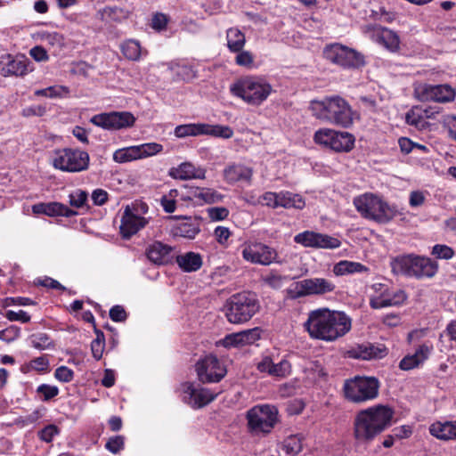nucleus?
I'll use <instances>...</instances> for the list:
<instances>
[{"mask_svg": "<svg viewBox=\"0 0 456 456\" xmlns=\"http://www.w3.org/2000/svg\"><path fill=\"white\" fill-rule=\"evenodd\" d=\"M4 316L10 322H20L22 323H27L31 319L30 315L23 310H19L18 312L7 310Z\"/></svg>", "mask_w": 456, "mask_h": 456, "instance_id": "57", "label": "nucleus"}, {"mask_svg": "<svg viewBox=\"0 0 456 456\" xmlns=\"http://www.w3.org/2000/svg\"><path fill=\"white\" fill-rule=\"evenodd\" d=\"M303 436L299 435H292L288 436L282 444V450L289 456L297 455L303 448Z\"/></svg>", "mask_w": 456, "mask_h": 456, "instance_id": "40", "label": "nucleus"}, {"mask_svg": "<svg viewBox=\"0 0 456 456\" xmlns=\"http://www.w3.org/2000/svg\"><path fill=\"white\" fill-rule=\"evenodd\" d=\"M50 362L46 355H42L31 360L28 363L21 367L24 373L33 370L38 372H46L49 370Z\"/></svg>", "mask_w": 456, "mask_h": 456, "instance_id": "43", "label": "nucleus"}, {"mask_svg": "<svg viewBox=\"0 0 456 456\" xmlns=\"http://www.w3.org/2000/svg\"><path fill=\"white\" fill-rule=\"evenodd\" d=\"M168 69L178 77V79L191 82L197 77V69L192 64L185 61L171 62Z\"/></svg>", "mask_w": 456, "mask_h": 456, "instance_id": "31", "label": "nucleus"}, {"mask_svg": "<svg viewBox=\"0 0 456 456\" xmlns=\"http://www.w3.org/2000/svg\"><path fill=\"white\" fill-rule=\"evenodd\" d=\"M146 255L151 262L166 265L173 259V248L160 241H155L147 248Z\"/></svg>", "mask_w": 456, "mask_h": 456, "instance_id": "24", "label": "nucleus"}, {"mask_svg": "<svg viewBox=\"0 0 456 456\" xmlns=\"http://www.w3.org/2000/svg\"><path fill=\"white\" fill-rule=\"evenodd\" d=\"M208 215L212 221H222L228 217L229 210L224 207H213L208 208Z\"/></svg>", "mask_w": 456, "mask_h": 456, "instance_id": "61", "label": "nucleus"}, {"mask_svg": "<svg viewBox=\"0 0 456 456\" xmlns=\"http://www.w3.org/2000/svg\"><path fill=\"white\" fill-rule=\"evenodd\" d=\"M370 305L373 309H381L402 305L407 298L402 289H394L386 283H374L370 287Z\"/></svg>", "mask_w": 456, "mask_h": 456, "instance_id": "13", "label": "nucleus"}, {"mask_svg": "<svg viewBox=\"0 0 456 456\" xmlns=\"http://www.w3.org/2000/svg\"><path fill=\"white\" fill-rule=\"evenodd\" d=\"M428 117L423 107L414 106L406 113L405 121L408 125L415 126L419 130H425L430 126L428 122Z\"/></svg>", "mask_w": 456, "mask_h": 456, "instance_id": "30", "label": "nucleus"}, {"mask_svg": "<svg viewBox=\"0 0 456 456\" xmlns=\"http://www.w3.org/2000/svg\"><path fill=\"white\" fill-rule=\"evenodd\" d=\"M176 263L184 272H195L202 265V258L200 254L187 252L176 256Z\"/></svg>", "mask_w": 456, "mask_h": 456, "instance_id": "33", "label": "nucleus"}, {"mask_svg": "<svg viewBox=\"0 0 456 456\" xmlns=\"http://www.w3.org/2000/svg\"><path fill=\"white\" fill-rule=\"evenodd\" d=\"M96 338L91 343V351L93 357L99 361L102 357L105 347V338L102 331L94 328Z\"/></svg>", "mask_w": 456, "mask_h": 456, "instance_id": "47", "label": "nucleus"}, {"mask_svg": "<svg viewBox=\"0 0 456 456\" xmlns=\"http://www.w3.org/2000/svg\"><path fill=\"white\" fill-rule=\"evenodd\" d=\"M368 268L358 262H352L347 260H342L337 263L333 267V273L337 276H342L346 274H351L355 273L366 272Z\"/></svg>", "mask_w": 456, "mask_h": 456, "instance_id": "35", "label": "nucleus"}, {"mask_svg": "<svg viewBox=\"0 0 456 456\" xmlns=\"http://www.w3.org/2000/svg\"><path fill=\"white\" fill-rule=\"evenodd\" d=\"M88 194L86 191L77 189L69 195V205L76 208L87 206Z\"/></svg>", "mask_w": 456, "mask_h": 456, "instance_id": "49", "label": "nucleus"}, {"mask_svg": "<svg viewBox=\"0 0 456 456\" xmlns=\"http://www.w3.org/2000/svg\"><path fill=\"white\" fill-rule=\"evenodd\" d=\"M241 255L245 261L254 265L268 266L272 264H283L282 258L274 248L259 241H246L242 245Z\"/></svg>", "mask_w": 456, "mask_h": 456, "instance_id": "12", "label": "nucleus"}, {"mask_svg": "<svg viewBox=\"0 0 456 456\" xmlns=\"http://www.w3.org/2000/svg\"><path fill=\"white\" fill-rule=\"evenodd\" d=\"M20 337V328L16 325H10L0 330V340L5 343H12Z\"/></svg>", "mask_w": 456, "mask_h": 456, "instance_id": "51", "label": "nucleus"}, {"mask_svg": "<svg viewBox=\"0 0 456 456\" xmlns=\"http://www.w3.org/2000/svg\"><path fill=\"white\" fill-rule=\"evenodd\" d=\"M52 165L54 168L64 172H81L88 168L89 155L77 149L55 150L52 155Z\"/></svg>", "mask_w": 456, "mask_h": 456, "instance_id": "11", "label": "nucleus"}, {"mask_svg": "<svg viewBox=\"0 0 456 456\" xmlns=\"http://www.w3.org/2000/svg\"><path fill=\"white\" fill-rule=\"evenodd\" d=\"M37 392L43 396L44 401H48L59 394V388L55 386L42 384L37 388Z\"/></svg>", "mask_w": 456, "mask_h": 456, "instance_id": "58", "label": "nucleus"}, {"mask_svg": "<svg viewBox=\"0 0 456 456\" xmlns=\"http://www.w3.org/2000/svg\"><path fill=\"white\" fill-rule=\"evenodd\" d=\"M69 94V89L64 86H53L35 91V95L47 98H61Z\"/></svg>", "mask_w": 456, "mask_h": 456, "instance_id": "44", "label": "nucleus"}, {"mask_svg": "<svg viewBox=\"0 0 456 456\" xmlns=\"http://www.w3.org/2000/svg\"><path fill=\"white\" fill-rule=\"evenodd\" d=\"M230 91L246 103L257 107L270 96L273 86L264 77L247 76L231 85Z\"/></svg>", "mask_w": 456, "mask_h": 456, "instance_id": "5", "label": "nucleus"}, {"mask_svg": "<svg viewBox=\"0 0 456 456\" xmlns=\"http://www.w3.org/2000/svg\"><path fill=\"white\" fill-rule=\"evenodd\" d=\"M243 346L255 343L260 338V330L254 328L240 331Z\"/></svg>", "mask_w": 456, "mask_h": 456, "instance_id": "64", "label": "nucleus"}, {"mask_svg": "<svg viewBox=\"0 0 456 456\" xmlns=\"http://www.w3.org/2000/svg\"><path fill=\"white\" fill-rule=\"evenodd\" d=\"M379 381L375 377L356 376L344 383L345 398L354 403H365L379 395Z\"/></svg>", "mask_w": 456, "mask_h": 456, "instance_id": "8", "label": "nucleus"}, {"mask_svg": "<svg viewBox=\"0 0 456 456\" xmlns=\"http://www.w3.org/2000/svg\"><path fill=\"white\" fill-rule=\"evenodd\" d=\"M280 192L267 191L257 199V203L272 208H279Z\"/></svg>", "mask_w": 456, "mask_h": 456, "instance_id": "52", "label": "nucleus"}, {"mask_svg": "<svg viewBox=\"0 0 456 456\" xmlns=\"http://www.w3.org/2000/svg\"><path fill=\"white\" fill-rule=\"evenodd\" d=\"M169 175L179 180L204 179L206 176V170L204 168L195 167L191 162H183L176 167H172L169 170Z\"/></svg>", "mask_w": 456, "mask_h": 456, "instance_id": "25", "label": "nucleus"}, {"mask_svg": "<svg viewBox=\"0 0 456 456\" xmlns=\"http://www.w3.org/2000/svg\"><path fill=\"white\" fill-rule=\"evenodd\" d=\"M336 284L330 279L322 277L306 278L291 284L289 294L297 299L305 297H323L333 293Z\"/></svg>", "mask_w": 456, "mask_h": 456, "instance_id": "10", "label": "nucleus"}, {"mask_svg": "<svg viewBox=\"0 0 456 456\" xmlns=\"http://www.w3.org/2000/svg\"><path fill=\"white\" fill-rule=\"evenodd\" d=\"M260 309L256 296L250 292H240L228 297L223 312L230 323L242 324L248 322Z\"/></svg>", "mask_w": 456, "mask_h": 456, "instance_id": "6", "label": "nucleus"}, {"mask_svg": "<svg viewBox=\"0 0 456 456\" xmlns=\"http://www.w3.org/2000/svg\"><path fill=\"white\" fill-rule=\"evenodd\" d=\"M248 428L255 436H266L279 422V411L271 404H259L247 411Z\"/></svg>", "mask_w": 456, "mask_h": 456, "instance_id": "9", "label": "nucleus"}, {"mask_svg": "<svg viewBox=\"0 0 456 456\" xmlns=\"http://www.w3.org/2000/svg\"><path fill=\"white\" fill-rule=\"evenodd\" d=\"M176 196H178V191L171 190L169 192L170 198H168L167 196L162 197L161 206L167 213H173L175 210V200H174V198Z\"/></svg>", "mask_w": 456, "mask_h": 456, "instance_id": "62", "label": "nucleus"}, {"mask_svg": "<svg viewBox=\"0 0 456 456\" xmlns=\"http://www.w3.org/2000/svg\"><path fill=\"white\" fill-rule=\"evenodd\" d=\"M391 268L395 274L423 279L434 277L437 273L438 265L428 257L408 254L393 258Z\"/></svg>", "mask_w": 456, "mask_h": 456, "instance_id": "7", "label": "nucleus"}, {"mask_svg": "<svg viewBox=\"0 0 456 456\" xmlns=\"http://www.w3.org/2000/svg\"><path fill=\"white\" fill-rule=\"evenodd\" d=\"M236 53L235 62L237 65L246 68L253 66L254 57L250 52L240 50Z\"/></svg>", "mask_w": 456, "mask_h": 456, "instance_id": "59", "label": "nucleus"}, {"mask_svg": "<svg viewBox=\"0 0 456 456\" xmlns=\"http://www.w3.org/2000/svg\"><path fill=\"white\" fill-rule=\"evenodd\" d=\"M204 135H211L229 139L233 135V130L228 126L210 125L204 123Z\"/></svg>", "mask_w": 456, "mask_h": 456, "instance_id": "41", "label": "nucleus"}, {"mask_svg": "<svg viewBox=\"0 0 456 456\" xmlns=\"http://www.w3.org/2000/svg\"><path fill=\"white\" fill-rule=\"evenodd\" d=\"M395 411L387 404H375L358 411L353 419L356 443L369 444L393 424Z\"/></svg>", "mask_w": 456, "mask_h": 456, "instance_id": "2", "label": "nucleus"}, {"mask_svg": "<svg viewBox=\"0 0 456 456\" xmlns=\"http://www.w3.org/2000/svg\"><path fill=\"white\" fill-rule=\"evenodd\" d=\"M214 236L221 246L227 247L228 240L232 236V232L228 227L219 225L214 230Z\"/></svg>", "mask_w": 456, "mask_h": 456, "instance_id": "55", "label": "nucleus"}, {"mask_svg": "<svg viewBox=\"0 0 456 456\" xmlns=\"http://www.w3.org/2000/svg\"><path fill=\"white\" fill-rule=\"evenodd\" d=\"M163 151V146L157 142H147L118 149L113 153V160L126 163L141 159L152 157Z\"/></svg>", "mask_w": 456, "mask_h": 456, "instance_id": "18", "label": "nucleus"}, {"mask_svg": "<svg viewBox=\"0 0 456 456\" xmlns=\"http://www.w3.org/2000/svg\"><path fill=\"white\" fill-rule=\"evenodd\" d=\"M305 201L300 194L287 191H280L279 208L303 209Z\"/></svg>", "mask_w": 456, "mask_h": 456, "instance_id": "34", "label": "nucleus"}, {"mask_svg": "<svg viewBox=\"0 0 456 456\" xmlns=\"http://www.w3.org/2000/svg\"><path fill=\"white\" fill-rule=\"evenodd\" d=\"M310 110L313 115L321 120L342 127H349L354 121V112L349 103L340 96L325 97L312 101Z\"/></svg>", "mask_w": 456, "mask_h": 456, "instance_id": "3", "label": "nucleus"}, {"mask_svg": "<svg viewBox=\"0 0 456 456\" xmlns=\"http://www.w3.org/2000/svg\"><path fill=\"white\" fill-rule=\"evenodd\" d=\"M105 447L110 452L114 454L118 453L124 447V437L122 436L110 437L106 443Z\"/></svg>", "mask_w": 456, "mask_h": 456, "instance_id": "63", "label": "nucleus"}, {"mask_svg": "<svg viewBox=\"0 0 456 456\" xmlns=\"http://www.w3.org/2000/svg\"><path fill=\"white\" fill-rule=\"evenodd\" d=\"M432 350V345L425 343L419 346L413 354L406 355L402 359L399 367L403 370H409L418 367L428 358Z\"/></svg>", "mask_w": 456, "mask_h": 456, "instance_id": "26", "label": "nucleus"}, {"mask_svg": "<svg viewBox=\"0 0 456 456\" xmlns=\"http://www.w3.org/2000/svg\"><path fill=\"white\" fill-rule=\"evenodd\" d=\"M370 38L375 43L384 46L391 53H395L400 49V37L396 32L381 26L370 27Z\"/></svg>", "mask_w": 456, "mask_h": 456, "instance_id": "23", "label": "nucleus"}, {"mask_svg": "<svg viewBox=\"0 0 456 456\" xmlns=\"http://www.w3.org/2000/svg\"><path fill=\"white\" fill-rule=\"evenodd\" d=\"M30 61L24 56L17 57L7 64V73L17 77H22L32 70Z\"/></svg>", "mask_w": 456, "mask_h": 456, "instance_id": "37", "label": "nucleus"}, {"mask_svg": "<svg viewBox=\"0 0 456 456\" xmlns=\"http://www.w3.org/2000/svg\"><path fill=\"white\" fill-rule=\"evenodd\" d=\"M189 198L197 203L213 204L220 202L224 196L213 189L196 188Z\"/></svg>", "mask_w": 456, "mask_h": 456, "instance_id": "32", "label": "nucleus"}, {"mask_svg": "<svg viewBox=\"0 0 456 456\" xmlns=\"http://www.w3.org/2000/svg\"><path fill=\"white\" fill-rule=\"evenodd\" d=\"M77 215V212L70 209L68 206L60 202L46 203V216L71 217Z\"/></svg>", "mask_w": 456, "mask_h": 456, "instance_id": "39", "label": "nucleus"}, {"mask_svg": "<svg viewBox=\"0 0 456 456\" xmlns=\"http://www.w3.org/2000/svg\"><path fill=\"white\" fill-rule=\"evenodd\" d=\"M430 434L440 440L456 439V420L435 422L429 427Z\"/></svg>", "mask_w": 456, "mask_h": 456, "instance_id": "28", "label": "nucleus"}, {"mask_svg": "<svg viewBox=\"0 0 456 456\" xmlns=\"http://www.w3.org/2000/svg\"><path fill=\"white\" fill-rule=\"evenodd\" d=\"M174 134L177 138L204 135V123H189L175 126Z\"/></svg>", "mask_w": 456, "mask_h": 456, "instance_id": "36", "label": "nucleus"}, {"mask_svg": "<svg viewBox=\"0 0 456 456\" xmlns=\"http://www.w3.org/2000/svg\"><path fill=\"white\" fill-rule=\"evenodd\" d=\"M199 223L191 217H184L181 222L174 225L172 232L175 236L185 239H194L200 232Z\"/></svg>", "mask_w": 456, "mask_h": 456, "instance_id": "29", "label": "nucleus"}, {"mask_svg": "<svg viewBox=\"0 0 456 456\" xmlns=\"http://www.w3.org/2000/svg\"><path fill=\"white\" fill-rule=\"evenodd\" d=\"M195 370L199 380L202 383H217L227 372L224 365L212 354L199 360L195 365Z\"/></svg>", "mask_w": 456, "mask_h": 456, "instance_id": "17", "label": "nucleus"}, {"mask_svg": "<svg viewBox=\"0 0 456 456\" xmlns=\"http://www.w3.org/2000/svg\"><path fill=\"white\" fill-rule=\"evenodd\" d=\"M303 326L311 338L333 342L350 331L352 319L345 312L321 307L308 313Z\"/></svg>", "mask_w": 456, "mask_h": 456, "instance_id": "1", "label": "nucleus"}, {"mask_svg": "<svg viewBox=\"0 0 456 456\" xmlns=\"http://www.w3.org/2000/svg\"><path fill=\"white\" fill-rule=\"evenodd\" d=\"M148 207L144 203H134L126 207L120 224V232L124 238H130L145 227L148 221L140 212L146 213Z\"/></svg>", "mask_w": 456, "mask_h": 456, "instance_id": "16", "label": "nucleus"}, {"mask_svg": "<svg viewBox=\"0 0 456 456\" xmlns=\"http://www.w3.org/2000/svg\"><path fill=\"white\" fill-rule=\"evenodd\" d=\"M353 205L362 218L378 224H387L399 215L395 205H390L380 195L372 192L354 197Z\"/></svg>", "mask_w": 456, "mask_h": 456, "instance_id": "4", "label": "nucleus"}, {"mask_svg": "<svg viewBox=\"0 0 456 456\" xmlns=\"http://www.w3.org/2000/svg\"><path fill=\"white\" fill-rule=\"evenodd\" d=\"M253 171L243 165H231L224 170V177L229 183L247 182L250 183Z\"/></svg>", "mask_w": 456, "mask_h": 456, "instance_id": "27", "label": "nucleus"}, {"mask_svg": "<svg viewBox=\"0 0 456 456\" xmlns=\"http://www.w3.org/2000/svg\"><path fill=\"white\" fill-rule=\"evenodd\" d=\"M360 353L357 355L364 360L372 358H382L386 355V348L376 346L374 345H366L359 346Z\"/></svg>", "mask_w": 456, "mask_h": 456, "instance_id": "46", "label": "nucleus"}, {"mask_svg": "<svg viewBox=\"0 0 456 456\" xmlns=\"http://www.w3.org/2000/svg\"><path fill=\"white\" fill-rule=\"evenodd\" d=\"M323 54L332 63L345 68H358L364 64V58L360 53L341 44L326 46Z\"/></svg>", "mask_w": 456, "mask_h": 456, "instance_id": "15", "label": "nucleus"}, {"mask_svg": "<svg viewBox=\"0 0 456 456\" xmlns=\"http://www.w3.org/2000/svg\"><path fill=\"white\" fill-rule=\"evenodd\" d=\"M341 246V241L331 235L319 232L318 247L322 249H335Z\"/></svg>", "mask_w": 456, "mask_h": 456, "instance_id": "50", "label": "nucleus"}, {"mask_svg": "<svg viewBox=\"0 0 456 456\" xmlns=\"http://www.w3.org/2000/svg\"><path fill=\"white\" fill-rule=\"evenodd\" d=\"M135 118L134 115L127 111L121 112H110L94 115L91 118V122L104 129L108 130H119L130 127L134 124Z\"/></svg>", "mask_w": 456, "mask_h": 456, "instance_id": "20", "label": "nucleus"}, {"mask_svg": "<svg viewBox=\"0 0 456 456\" xmlns=\"http://www.w3.org/2000/svg\"><path fill=\"white\" fill-rule=\"evenodd\" d=\"M54 378L60 382L68 383L74 378V371L67 366H60L55 370Z\"/></svg>", "mask_w": 456, "mask_h": 456, "instance_id": "60", "label": "nucleus"}, {"mask_svg": "<svg viewBox=\"0 0 456 456\" xmlns=\"http://www.w3.org/2000/svg\"><path fill=\"white\" fill-rule=\"evenodd\" d=\"M318 237L319 232H315L313 231H305L303 232H299L294 237V241L297 244L302 245L305 248H317L318 247Z\"/></svg>", "mask_w": 456, "mask_h": 456, "instance_id": "42", "label": "nucleus"}, {"mask_svg": "<svg viewBox=\"0 0 456 456\" xmlns=\"http://www.w3.org/2000/svg\"><path fill=\"white\" fill-rule=\"evenodd\" d=\"M415 94L421 102H450L455 98L454 89L446 84H420L415 87Z\"/></svg>", "mask_w": 456, "mask_h": 456, "instance_id": "19", "label": "nucleus"}, {"mask_svg": "<svg viewBox=\"0 0 456 456\" xmlns=\"http://www.w3.org/2000/svg\"><path fill=\"white\" fill-rule=\"evenodd\" d=\"M315 143L335 151H349L353 149L354 137L348 132H338L330 128H322L314 133Z\"/></svg>", "mask_w": 456, "mask_h": 456, "instance_id": "14", "label": "nucleus"}, {"mask_svg": "<svg viewBox=\"0 0 456 456\" xmlns=\"http://www.w3.org/2000/svg\"><path fill=\"white\" fill-rule=\"evenodd\" d=\"M121 51L126 58L138 61L141 56V45L135 40H126L121 45Z\"/></svg>", "mask_w": 456, "mask_h": 456, "instance_id": "45", "label": "nucleus"}, {"mask_svg": "<svg viewBox=\"0 0 456 456\" xmlns=\"http://www.w3.org/2000/svg\"><path fill=\"white\" fill-rule=\"evenodd\" d=\"M226 38L227 46L232 52H240L243 49L246 43L245 35L236 28L227 30Z\"/></svg>", "mask_w": 456, "mask_h": 456, "instance_id": "38", "label": "nucleus"}, {"mask_svg": "<svg viewBox=\"0 0 456 456\" xmlns=\"http://www.w3.org/2000/svg\"><path fill=\"white\" fill-rule=\"evenodd\" d=\"M256 369L261 373L281 379L291 374L292 365L286 358H282L279 362H274L271 356L265 355L257 362Z\"/></svg>", "mask_w": 456, "mask_h": 456, "instance_id": "22", "label": "nucleus"}, {"mask_svg": "<svg viewBox=\"0 0 456 456\" xmlns=\"http://www.w3.org/2000/svg\"><path fill=\"white\" fill-rule=\"evenodd\" d=\"M41 39L52 46L61 47L63 45V37L58 32L42 33Z\"/></svg>", "mask_w": 456, "mask_h": 456, "instance_id": "56", "label": "nucleus"}, {"mask_svg": "<svg viewBox=\"0 0 456 456\" xmlns=\"http://www.w3.org/2000/svg\"><path fill=\"white\" fill-rule=\"evenodd\" d=\"M284 280V276L273 272H271L270 273L263 277L264 283L274 289H281L283 285Z\"/></svg>", "mask_w": 456, "mask_h": 456, "instance_id": "53", "label": "nucleus"}, {"mask_svg": "<svg viewBox=\"0 0 456 456\" xmlns=\"http://www.w3.org/2000/svg\"><path fill=\"white\" fill-rule=\"evenodd\" d=\"M31 345L38 350H45L53 346V342L46 333L38 332L31 335Z\"/></svg>", "mask_w": 456, "mask_h": 456, "instance_id": "48", "label": "nucleus"}, {"mask_svg": "<svg viewBox=\"0 0 456 456\" xmlns=\"http://www.w3.org/2000/svg\"><path fill=\"white\" fill-rule=\"evenodd\" d=\"M184 398L187 403L194 409L202 408L211 403L217 396L216 393L202 387L200 385L195 386L193 383L185 382L182 385Z\"/></svg>", "mask_w": 456, "mask_h": 456, "instance_id": "21", "label": "nucleus"}, {"mask_svg": "<svg viewBox=\"0 0 456 456\" xmlns=\"http://www.w3.org/2000/svg\"><path fill=\"white\" fill-rule=\"evenodd\" d=\"M431 253L436 257L445 260L451 259L454 256V251L451 247L442 244L435 245Z\"/></svg>", "mask_w": 456, "mask_h": 456, "instance_id": "54", "label": "nucleus"}]
</instances>
